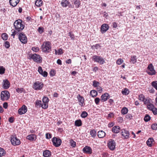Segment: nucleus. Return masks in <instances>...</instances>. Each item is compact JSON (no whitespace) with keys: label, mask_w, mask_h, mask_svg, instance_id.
Instances as JSON below:
<instances>
[{"label":"nucleus","mask_w":157,"mask_h":157,"mask_svg":"<svg viewBox=\"0 0 157 157\" xmlns=\"http://www.w3.org/2000/svg\"><path fill=\"white\" fill-rule=\"evenodd\" d=\"M41 49L43 52L49 53L52 51V45L49 41H45L41 45Z\"/></svg>","instance_id":"f257e3e1"},{"label":"nucleus","mask_w":157,"mask_h":157,"mask_svg":"<svg viewBox=\"0 0 157 157\" xmlns=\"http://www.w3.org/2000/svg\"><path fill=\"white\" fill-rule=\"evenodd\" d=\"M15 29L17 31L21 32L25 28V25L23 23L22 20L18 19L16 20L14 23Z\"/></svg>","instance_id":"f03ea898"},{"label":"nucleus","mask_w":157,"mask_h":157,"mask_svg":"<svg viewBox=\"0 0 157 157\" xmlns=\"http://www.w3.org/2000/svg\"><path fill=\"white\" fill-rule=\"evenodd\" d=\"M29 59H33L34 61L38 63H40L42 61V58L38 54H29Z\"/></svg>","instance_id":"7ed1b4c3"},{"label":"nucleus","mask_w":157,"mask_h":157,"mask_svg":"<svg viewBox=\"0 0 157 157\" xmlns=\"http://www.w3.org/2000/svg\"><path fill=\"white\" fill-rule=\"evenodd\" d=\"M92 59L94 62L98 63L100 65H102L105 63L104 59L100 56L94 55L92 57Z\"/></svg>","instance_id":"20e7f679"},{"label":"nucleus","mask_w":157,"mask_h":157,"mask_svg":"<svg viewBox=\"0 0 157 157\" xmlns=\"http://www.w3.org/2000/svg\"><path fill=\"white\" fill-rule=\"evenodd\" d=\"M44 86V84L39 81L35 82L33 84V88L35 90H41Z\"/></svg>","instance_id":"39448f33"},{"label":"nucleus","mask_w":157,"mask_h":157,"mask_svg":"<svg viewBox=\"0 0 157 157\" xmlns=\"http://www.w3.org/2000/svg\"><path fill=\"white\" fill-rule=\"evenodd\" d=\"M10 97V94L8 91L4 90L2 91L1 94V100L4 101L8 100Z\"/></svg>","instance_id":"423d86ee"},{"label":"nucleus","mask_w":157,"mask_h":157,"mask_svg":"<svg viewBox=\"0 0 157 157\" xmlns=\"http://www.w3.org/2000/svg\"><path fill=\"white\" fill-rule=\"evenodd\" d=\"M10 141L12 144L14 146L19 145L21 144L20 140L15 135H11Z\"/></svg>","instance_id":"0eeeda50"},{"label":"nucleus","mask_w":157,"mask_h":157,"mask_svg":"<svg viewBox=\"0 0 157 157\" xmlns=\"http://www.w3.org/2000/svg\"><path fill=\"white\" fill-rule=\"evenodd\" d=\"M121 131L122 138L123 139H127L129 138L130 134L129 131L125 129H123Z\"/></svg>","instance_id":"6e6552de"},{"label":"nucleus","mask_w":157,"mask_h":157,"mask_svg":"<svg viewBox=\"0 0 157 157\" xmlns=\"http://www.w3.org/2000/svg\"><path fill=\"white\" fill-rule=\"evenodd\" d=\"M20 41L23 44H26L27 41V38L26 35L23 33H20L18 35Z\"/></svg>","instance_id":"1a4fd4ad"},{"label":"nucleus","mask_w":157,"mask_h":157,"mask_svg":"<svg viewBox=\"0 0 157 157\" xmlns=\"http://www.w3.org/2000/svg\"><path fill=\"white\" fill-rule=\"evenodd\" d=\"M52 141L54 146L56 147L59 146L62 143L61 140L59 138L53 137L52 139Z\"/></svg>","instance_id":"9d476101"},{"label":"nucleus","mask_w":157,"mask_h":157,"mask_svg":"<svg viewBox=\"0 0 157 157\" xmlns=\"http://www.w3.org/2000/svg\"><path fill=\"white\" fill-rule=\"evenodd\" d=\"M149 70V71H148V74L152 75H155L156 73V71L155 70L154 67L153 66L152 63L150 64L148 66V70Z\"/></svg>","instance_id":"9b49d317"},{"label":"nucleus","mask_w":157,"mask_h":157,"mask_svg":"<svg viewBox=\"0 0 157 157\" xmlns=\"http://www.w3.org/2000/svg\"><path fill=\"white\" fill-rule=\"evenodd\" d=\"M2 87L4 89H8L10 87V83L7 79H4L2 83Z\"/></svg>","instance_id":"f8f14e48"},{"label":"nucleus","mask_w":157,"mask_h":157,"mask_svg":"<svg viewBox=\"0 0 157 157\" xmlns=\"http://www.w3.org/2000/svg\"><path fill=\"white\" fill-rule=\"evenodd\" d=\"M107 146L110 149L113 150L115 148L116 142L114 140H111L109 141Z\"/></svg>","instance_id":"ddd939ff"},{"label":"nucleus","mask_w":157,"mask_h":157,"mask_svg":"<svg viewBox=\"0 0 157 157\" xmlns=\"http://www.w3.org/2000/svg\"><path fill=\"white\" fill-rule=\"evenodd\" d=\"M27 111V107L23 105L18 110V113L20 115H22L25 113Z\"/></svg>","instance_id":"4468645a"},{"label":"nucleus","mask_w":157,"mask_h":157,"mask_svg":"<svg viewBox=\"0 0 157 157\" xmlns=\"http://www.w3.org/2000/svg\"><path fill=\"white\" fill-rule=\"evenodd\" d=\"M84 153L90 154L92 153V149L91 147L89 146H85L82 149Z\"/></svg>","instance_id":"2eb2a0df"},{"label":"nucleus","mask_w":157,"mask_h":157,"mask_svg":"<svg viewBox=\"0 0 157 157\" xmlns=\"http://www.w3.org/2000/svg\"><path fill=\"white\" fill-rule=\"evenodd\" d=\"M109 29V26L107 24H104L101 25V32L103 33L106 32Z\"/></svg>","instance_id":"dca6fc26"},{"label":"nucleus","mask_w":157,"mask_h":157,"mask_svg":"<svg viewBox=\"0 0 157 157\" xmlns=\"http://www.w3.org/2000/svg\"><path fill=\"white\" fill-rule=\"evenodd\" d=\"M38 71L44 77H46L48 75V73L46 71H43V70L41 66H39L38 67Z\"/></svg>","instance_id":"f3484780"},{"label":"nucleus","mask_w":157,"mask_h":157,"mask_svg":"<svg viewBox=\"0 0 157 157\" xmlns=\"http://www.w3.org/2000/svg\"><path fill=\"white\" fill-rule=\"evenodd\" d=\"M109 94L107 93H105L101 95V101L102 102L106 101L109 98Z\"/></svg>","instance_id":"a211bd4d"},{"label":"nucleus","mask_w":157,"mask_h":157,"mask_svg":"<svg viewBox=\"0 0 157 157\" xmlns=\"http://www.w3.org/2000/svg\"><path fill=\"white\" fill-rule=\"evenodd\" d=\"M77 98L78 101L80 103V105L81 106H83L84 103V98L80 94H78L77 96Z\"/></svg>","instance_id":"6ab92c4d"},{"label":"nucleus","mask_w":157,"mask_h":157,"mask_svg":"<svg viewBox=\"0 0 157 157\" xmlns=\"http://www.w3.org/2000/svg\"><path fill=\"white\" fill-rule=\"evenodd\" d=\"M139 100L143 101L144 103L146 105L147 107V99L145 97L144 95L142 94L140 95L139 96Z\"/></svg>","instance_id":"aec40b11"},{"label":"nucleus","mask_w":157,"mask_h":157,"mask_svg":"<svg viewBox=\"0 0 157 157\" xmlns=\"http://www.w3.org/2000/svg\"><path fill=\"white\" fill-rule=\"evenodd\" d=\"M26 139L31 141L35 140L36 139V136L34 134L29 135L26 137Z\"/></svg>","instance_id":"412c9836"},{"label":"nucleus","mask_w":157,"mask_h":157,"mask_svg":"<svg viewBox=\"0 0 157 157\" xmlns=\"http://www.w3.org/2000/svg\"><path fill=\"white\" fill-rule=\"evenodd\" d=\"M19 1L20 0H9L10 5L13 7L16 6Z\"/></svg>","instance_id":"4be33fe9"},{"label":"nucleus","mask_w":157,"mask_h":157,"mask_svg":"<svg viewBox=\"0 0 157 157\" xmlns=\"http://www.w3.org/2000/svg\"><path fill=\"white\" fill-rule=\"evenodd\" d=\"M120 130V128L118 126H115L112 128V132L114 133H117Z\"/></svg>","instance_id":"5701e85b"},{"label":"nucleus","mask_w":157,"mask_h":157,"mask_svg":"<svg viewBox=\"0 0 157 157\" xmlns=\"http://www.w3.org/2000/svg\"><path fill=\"white\" fill-rule=\"evenodd\" d=\"M51 152L48 150H46L43 152V156L44 157H49L51 155Z\"/></svg>","instance_id":"b1692460"},{"label":"nucleus","mask_w":157,"mask_h":157,"mask_svg":"<svg viewBox=\"0 0 157 157\" xmlns=\"http://www.w3.org/2000/svg\"><path fill=\"white\" fill-rule=\"evenodd\" d=\"M105 135V133L102 130L99 131L98 132V136L99 138L104 137Z\"/></svg>","instance_id":"393cba45"},{"label":"nucleus","mask_w":157,"mask_h":157,"mask_svg":"<svg viewBox=\"0 0 157 157\" xmlns=\"http://www.w3.org/2000/svg\"><path fill=\"white\" fill-rule=\"evenodd\" d=\"M153 141L154 140L152 138H149L148 139V146L149 147L152 146L154 144Z\"/></svg>","instance_id":"a878e982"},{"label":"nucleus","mask_w":157,"mask_h":157,"mask_svg":"<svg viewBox=\"0 0 157 157\" xmlns=\"http://www.w3.org/2000/svg\"><path fill=\"white\" fill-rule=\"evenodd\" d=\"M155 107L154 105L150 103L149 100L148 99V109L149 110H151Z\"/></svg>","instance_id":"bb28decb"},{"label":"nucleus","mask_w":157,"mask_h":157,"mask_svg":"<svg viewBox=\"0 0 157 157\" xmlns=\"http://www.w3.org/2000/svg\"><path fill=\"white\" fill-rule=\"evenodd\" d=\"M69 4V2L67 0H62L61 5L64 7H66Z\"/></svg>","instance_id":"cd10ccee"},{"label":"nucleus","mask_w":157,"mask_h":157,"mask_svg":"<svg viewBox=\"0 0 157 157\" xmlns=\"http://www.w3.org/2000/svg\"><path fill=\"white\" fill-rule=\"evenodd\" d=\"M90 134L91 136L93 138H95L97 134L96 132L95 129H92L90 131Z\"/></svg>","instance_id":"c85d7f7f"},{"label":"nucleus","mask_w":157,"mask_h":157,"mask_svg":"<svg viewBox=\"0 0 157 157\" xmlns=\"http://www.w3.org/2000/svg\"><path fill=\"white\" fill-rule=\"evenodd\" d=\"M137 58L136 56H131L130 58V62H132L133 64H134L137 61Z\"/></svg>","instance_id":"c756f323"},{"label":"nucleus","mask_w":157,"mask_h":157,"mask_svg":"<svg viewBox=\"0 0 157 157\" xmlns=\"http://www.w3.org/2000/svg\"><path fill=\"white\" fill-rule=\"evenodd\" d=\"M129 90L128 89L126 88L123 89L121 91L122 94L125 95H128L129 94Z\"/></svg>","instance_id":"7c9ffc66"},{"label":"nucleus","mask_w":157,"mask_h":157,"mask_svg":"<svg viewBox=\"0 0 157 157\" xmlns=\"http://www.w3.org/2000/svg\"><path fill=\"white\" fill-rule=\"evenodd\" d=\"M75 126L78 127L81 126L82 125V121L80 119L76 120L75 122Z\"/></svg>","instance_id":"2f4dec72"},{"label":"nucleus","mask_w":157,"mask_h":157,"mask_svg":"<svg viewBox=\"0 0 157 157\" xmlns=\"http://www.w3.org/2000/svg\"><path fill=\"white\" fill-rule=\"evenodd\" d=\"M74 3L75 5V7L78 8L79 7L80 5V2L79 0H74Z\"/></svg>","instance_id":"473e14b6"},{"label":"nucleus","mask_w":157,"mask_h":157,"mask_svg":"<svg viewBox=\"0 0 157 157\" xmlns=\"http://www.w3.org/2000/svg\"><path fill=\"white\" fill-rule=\"evenodd\" d=\"M35 106L36 107H41L42 105V101L41 100H37L35 102Z\"/></svg>","instance_id":"72a5a7b5"},{"label":"nucleus","mask_w":157,"mask_h":157,"mask_svg":"<svg viewBox=\"0 0 157 157\" xmlns=\"http://www.w3.org/2000/svg\"><path fill=\"white\" fill-rule=\"evenodd\" d=\"M90 95L93 97H96L98 94L97 91L94 90H92L90 91Z\"/></svg>","instance_id":"f704fd0d"},{"label":"nucleus","mask_w":157,"mask_h":157,"mask_svg":"<svg viewBox=\"0 0 157 157\" xmlns=\"http://www.w3.org/2000/svg\"><path fill=\"white\" fill-rule=\"evenodd\" d=\"M43 2L41 0H36L35 2L36 6L40 7L42 5Z\"/></svg>","instance_id":"c9c22d12"},{"label":"nucleus","mask_w":157,"mask_h":157,"mask_svg":"<svg viewBox=\"0 0 157 157\" xmlns=\"http://www.w3.org/2000/svg\"><path fill=\"white\" fill-rule=\"evenodd\" d=\"M128 109L127 108L124 107L121 109V114L123 115L126 114L128 112Z\"/></svg>","instance_id":"e433bc0d"},{"label":"nucleus","mask_w":157,"mask_h":157,"mask_svg":"<svg viewBox=\"0 0 157 157\" xmlns=\"http://www.w3.org/2000/svg\"><path fill=\"white\" fill-rule=\"evenodd\" d=\"M6 153V151L3 148L0 147V157L4 155Z\"/></svg>","instance_id":"4c0bfd02"},{"label":"nucleus","mask_w":157,"mask_h":157,"mask_svg":"<svg viewBox=\"0 0 157 157\" xmlns=\"http://www.w3.org/2000/svg\"><path fill=\"white\" fill-rule=\"evenodd\" d=\"M8 36L6 33H3L2 35V38L4 40H6L8 39Z\"/></svg>","instance_id":"58836bf2"},{"label":"nucleus","mask_w":157,"mask_h":157,"mask_svg":"<svg viewBox=\"0 0 157 157\" xmlns=\"http://www.w3.org/2000/svg\"><path fill=\"white\" fill-rule=\"evenodd\" d=\"M11 31L12 32V34H11V36L13 37V38H14V36L16 34L18 33H19L20 32L19 31H17L15 29V30H12Z\"/></svg>","instance_id":"ea45409f"},{"label":"nucleus","mask_w":157,"mask_h":157,"mask_svg":"<svg viewBox=\"0 0 157 157\" xmlns=\"http://www.w3.org/2000/svg\"><path fill=\"white\" fill-rule=\"evenodd\" d=\"M6 69L2 66H0V74L3 75L5 73Z\"/></svg>","instance_id":"a19ab883"},{"label":"nucleus","mask_w":157,"mask_h":157,"mask_svg":"<svg viewBox=\"0 0 157 157\" xmlns=\"http://www.w3.org/2000/svg\"><path fill=\"white\" fill-rule=\"evenodd\" d=\"M100 83L99 82L96 81L94 80L93 81V86L95 87H97L99 86Z\"/></svg>","instance_id":"79ce46f5"},{"label":"nucleus","mask_w":157,"mask_h":157,"mask_svg":"<svg viewBox=\"0 0 157 157\" xmlns=\"http://www.w3.org/2000/svg\"><path fill=\"white\" fill-rule=\"evenodd\" d=\"M24 90L23 88H17L16 89V90L18 93H21Z\"/></svg>","instance_id":"37998d69"},{"label":"nucleus","mask_w":157,"mask_h":157,"mask_svg":"<svg viewBox=\"0 0 157 157\" xmlns=\"http://www.w3.org/2000/svg\"><path fill=\"white\" fill-rule=\"evenodd\" d=\"M71 145L73 147H74L76 146V142L74 141L73 140L71 139L70 141Z\"/></svg>","instance_id":"c03bdc74"},{"label":"nucleus","mask_w":157,"mask_h":157,"mask_svg":"<svg viewBox=\"0 0 157 157\" xmlns=\"http://www.w3.org/2000/svg\"><path fill=\"white\" fill-rule=\"evenodd\" d=\"M101 46L99 44H96L95 45L91 46V48L92 49H98Z\"/></svg>","instance_id":"a18cd8bd"},{"label":"nucleus","mask_w":157,"mask_h":157,"mask_svg":"<svg viewBox=\"0 0 157 157\" xmlns=\"http://www.w3.org/2000/svg\"><path fill=\"white\" fill-rule=\"evenodd\" d=\"M88 115V113L86 111H83L82 112L81 116L82 117L85 118Z\"/></svg>","instance_id":"49530a36"},{"label":"nucleus","mask_w":157,"mask_h":157,"mask_svg":"<svg viewBox=\"0 0 157 157\" xmlns=\"http://www.w3.org/2000/svg\"><path fill=\"white\" fill-rule=\"evenodd\" d=\"M3 46H4L6 48H8L10 47L9 42L7 41H5L3 44Z\"/></svg>","instance_id":"de8ad7c7"},{"label":"nucleus","mask_w":157,"mask_h":157,"mask_svg":"<svg viewBox=\"0 0 157 157\" xmlns=\"http://www.w3.org/2000/svg\"><path fill=\"white\" fill-rule=\"evenodd\" d=\"M48 103H43L42 104L41 107L44 109H46L48 108Z\"/></svg>","instance_id":"09e8293b"},{"label":"nucleus","mask_w":157,"mask_h":157,"mask_svg":"<svg viewBox=\"0 0 157 157\" xmlns=\"http://www.w3.org/2000/svg\"><path fill=\"white\" fill-rule=\"evenodd\" d=\"M151 85L157 90V81L153 82L151 83Z\"/></svg>","instance_id":"8fccbe9b"},{"label":"nucleus","mask_w":157,"mask_h":157,"mask_svg":"<svg viewBox=\"0 0 157 157\" xmlns=\"http://www.w3.org/2000/svg\"><path fill=\"white\" fill-rule=\"evenodd\" d=\"M68 36H70L71 38V39L74 40L75 39V37L74 34L71 33V32H69L68 33Z\"/></svg>","instance_id":"3c124183"},{"label":"nucleus","mask_w":157,"mask_h":157,"mask_svg":"<svg viewBox=\"0 0 157 157\" xmlns=\"http://www.w3.org/2000/svg\"><path fill=\"white\" fill-rule=\"evenodd\" d=\"M123 60L121 59H118L116 62L117 64L120 65L123 62Z\"/></svg>","instance_id":"603ef678"},{"label":"nucleus","mask_w":157,"mask_h":157,"mask_svg":"<svg viewBox=\"0 0 157 157\" xmlns=\"http://www.w3.org/2000/svg\"><path fill=\"white\" fill-rule=\"evenodd\" d=\"M42 101L43 103H48L49 101V99L48 98L44 97L43 98Z\"/></svg>","instance_id":"864d4df0"},{"label":"nucleus","mask_w":157,"mask_h":157,"mask_svg":"<svg viewBox=\"0 0 157 157\" xmlns=\"http://www.w3.org/2000/svg\"><path fill=\"white\" fill-rule=\"evenodd\" d=\"M38 31L41 34L44 32V29L43 27H39L38 29Z\"/></svg>","instance_id":"5fc2aeb1"},{"label":"nucleus","mask_w":157,"mask_h":157,"mask_svg":"<svg viewBox=\"0 0 157 157\" xmlns=\"http://www.w3.org/2000/svg\"><path fill=\"white\" fill-rule=\"evenodd\" d=\"M152 112L153 113L154 115H156L157 114V108L155 107L153 109H152L151 110Z\"/></svg>","instance_id":"6e6d98bb"},{"label":"nucleus","mask_w":157,"mask_h":157,"mask_svg":"<svg viewBox=\"0 0 157 157\" xmlns=\"http://www.w3.org/2000/svg\"><path fill=\"white\" fill-rule=\"evenodd\" d=\"M46 138L47 139H49L52 138V134L48 133H47L45 135Z\"/></svg>","instance_id":"4d7b16f0"},{"label":"nucleus","mask_w":157,"mask_h":157,"mask_svg":"<svg viewBox=\"0 0 157 157\" xmlns=\"http://www.w3.org/2000/svg\"><path fill=\"white\" fill-rule=\"evenodd\" d=\"M32 50L35 52H37L39 50V48L38 47H33L32 48Z\"/></svg>","instance_id":"13d9d810"},{"label":"nucleus","mask_w":157,"mask_h":157,"mask_svg":"<svg viewBox=\"0 0 157 157\" xmlns=\"http://www.w3.org/2000/svg\"><path fill=\"white\" fill-rule=\"evenodd\" d=\"M151 128L153 130H156L157 129V124H152L151 125Z\"/></svg>","instance_id":"bf43d9fd"},{"label":"nucleus","mask_w":157,"mask_h":157,"mask_svg":"<svg viewBox=\"0 0 157 157\" xmlns=\"http://www.w3.org/2000/svg\"><path fill=\"white\" fill-rule=\"evenodd\" d=\"M101 99L98 98H96L94 99V101L97 105H98Z\"/></svg>","instance_id":"052dcab7"},{"label":"nucleus","mask_w":157,"mask_h":157,"mask_svg":"<svg viewBox=\"0 0 157 157\" xmlns=\"http://www.w3.org/2000/svg\"><path fill=\"white\" fill-rule=\"evenodd\" d=\"M14 118L13 117H10L8 119V121L9 122L11 123H12L14 122Z\"/></svg>","instance_id":"680f3d73"},{"label":"nucleus","mask_w":157,"mask_h":157,"mask_svg":"<svg viewBox=\"0 0 157 157\" xmlns=\"http://www.w3.org/2000/svg\"><path fill=\"white\" fill-rule=\"evenodd\" d=\"M58 55H61L63 54V50L61 48H59L58 50Z\"/></svg>","instance_id":"e2e57ef3"},{"label":"nucleus","mask_w":157,"mask_h":157,"mask_svg":"<svg viewBox=\"0 0 157 157\" xmlns=\"http://www.w3.org/2000/svg\"><path fill=\"white\" fill-rule=\"evenodd\" d=\"M132 115L130 113L127 114L126 116V118L127 119H131L132 118Z\"/></svg>","instance_id":"0e129e2a"},{"label":"nucleus","mask_w":157,"mask_h":157,"mask_svg":"<svg viewBox=\"0 0 157 157\" xmlns=\"http://www.w3.org/2000/svg\"><path fill=\"white\" fill-rule=\"evenodd\" d=\"M97 87V90L98 91L99 93H101L102 91V88L101 87L99 86Z\"/></svg>","instance_id":"69168bd1"},{"label":"nucleus","mask_w":157,"mask_h":157,"mask_svg":"<svg viewBox=\"0 0 157 157\" xmlns=\"http://www.w3.org/2000/svg\"><path fill=\"white\" fill-rule=\"evenodd\" d=\"M114 116V114L113 113H110L108 114V118H111L113 117Z\"/></svg>","instance_id":"338daca9"},{"label":"nucleus","mask_w":157,"mask_h":157,"mask_svg":"<svg viewBox=\"0 0 157 157\" xmlns=\"http://www.w3.org/2000/svg\"><path fill=\"white\" fill-rule=\"evenodd\" d=\"M112 26L113 28H116L117 26V24L116 22H113L112 23Z\"/></svg>","instance_id":"774afa93"}]
</instances>
